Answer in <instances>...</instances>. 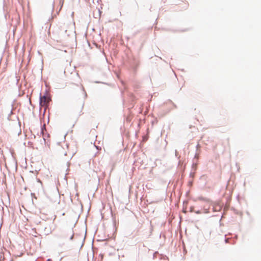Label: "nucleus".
Here are the masks:
<instances>
[{
	"label": "nucleus",
	"instance_id": "obj_3",
	"mask_svg": "<svg viewBox=\"0 0 261 261\" xmlns=\"http://www.w3.org/2000/svg\"><path fill=\"white\" fill-rule=\"evenodd\" d=\"M70 240L72 239V238H73V236H74V234H73V231H71L70 232Z\"/></svg>",
	"mask_w": 261,
	"mask_h": 261
},
{
	"label": "nucleus",
	"instance_id": "obj_4",
	"mask_svg": "<svg viewBox=\"0 0 261 261\" xmlns=\"http://www.w3.org/2000/svg\"><path fill=\"white\" fill-rule=\"evenodd\" d=\"M47 261H52L51 259H48Z\"/></svg>",
	"mask_w": 261,
	"mask_h": 261
},
{
	"label": "nucleus",
	"instance_id": "obj_2",
	"mask_svg": "<svg viewBox=\"0 0 261 261\" xmlns=\"http://www.w3.org/2000/svg\"><path fill=\"white\" fill-rule=\"evenodd\" d=\"M84 102H82V103L81 105V109H80V110H79V113L80 115H81V114H83L82 110H83V108H84Z\"/></svg>",
	"mask_w": 261,
	"mask_h": 261
},
{
	"label": "nucleus",
	"instance_id": "obj_1",
	"mask_svg": "<svg viewBox=\"0 0 261 261\" xmlns=\"http://www.w3.org/2000/svg\"><path fill=\"white\" fill-rule=\"evenodd\" d=\"M50 100V98L49 97H47V96H41L40 97V107L44 108V109L46 110Z\"/></svg>",
	"mask_w": 261,
	"mask_h": 261
}]
</instances>
